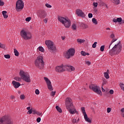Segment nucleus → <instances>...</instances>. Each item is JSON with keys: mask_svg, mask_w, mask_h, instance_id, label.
I'll return each instance as SVG.
<instances>
[{"mask_svg": "<svg viewBox=\"0 0 124 124\" xmlns=\"http://www.w3.org/2000/svg\"><path fill=\"white\" fill-rule=\"evenodd\" d=\"M66 108L67 110L71 113L72 115L74 114H78V111L75 108V107L73 105V102H72V100L71 98L68 97L65 99V102Z\"/></svg>", "mask_w": 124, "mask_h": 124, "instance_id": "1", "label": "nucleus"}, {"mask_svg": "<svg viewBox=\"0 0 124 124\" xmlns=\"http://www.w3.org/2000/svg\"><path fill=\"white\" fill-rule=\"evenodd\" d=\"M20 76L21 77H16L14 78L16 81H18L19 82L22 80V79L27 82V83H30L31 82V78H30V75L27 72H25L24 71L21 70L19 72Z\"/></svg>", "mask_w": 124, "mask_h": 124, "instance_id": "2", "label": "nucleus"}, {"mask_svg": "<svg viewBox=\"0 0 124 124\" xmlns=\"http://www.w3.org/2000/svg\"><path fill=\"white\" fill-rule=\"evenodd\" d=\"M34 64L37 68L43 69L44 68V62L43 61V57L38 56L34 61Z\"/></svg>", "mask_w": 124, "mask_h": 124, "instance_id": "3", "label": "nucleus"}, {"mask_svg": "<svg viewBox=\"0 0 124 124\" xmlns=\"http://www.w3.org/2000/svg\"><path fill=\"white\" fill-rule=\"evenodd\" d=\"M20 35L25 40H29L32 37L31 33L28 31L26 29H23L20 31Z\"/></svg>", "mask_w": 124, "mask_h": 124, "instance_id": "4", "label": "nucleus"}, {"mask_svg": "<svg viewBox=\"0 0 124 124\" xmlns=\"http://www.w3.org/2000/svg\"><path fill=\"white\" fill-rule=\"evenodd\" d=\"M58 20L62 23V25H64V27H65L67 29H68L70 26H71V22H70V20L68 19H66L62 16H58Z\"/></svg>", "mask_w": 124, "mask_h": 124, "instance_id": "5", "label": "nucleus"}, {"mask_svg": "<svg viewBox=\"0 0 124 124\" xmlns=\"http://www.w3.org/2000/svg\"><path fill=\"white\" fill-rule=\"evenodd\" d=\"M122 51V45L120 42L115 45L109 51L110 54L114 55V54L118 55L120 54V52Z\"/></svg>", "mask_w": 124, "mask_h": 124, "instance_id": "6", "label": "nucleus"}, {"mask_svg": "<svg viewBox=\"0 0 124 124\" xmlns=\"http://www.w3.org/2000/svg\"><path fill=\"white\" fill-rule=\"evenodd\" d=\"M0 124H13L10 119L6 116L0 118Z\"/></svg>", "mask_w": 124, "mask_h": 124, "instance_id": "7", "label": "nucleus"}, {"mask_svg": "<svg viewBox=\"0 0 124 124\" xmlns=\"http://www.w3.org/2000/svg\"><path fill=\"white\" fill-rule=\"evenodd\" d=\"M45 43L47 48L50 49V50H52V51H55L56 50V46L54 45V43L51 41L46 40Z\"/></svg>", "mask_w": 124, "mask_h": 124, "instance_id": "8", "label": "nucleus"}, {"mask_svg": "<svg viewBox=\"0 0 124 124\" xmlns=\"http://www.w3.org/2000/svg\"><path fill=\"white\" fill-rule=\"evenodd\" d=\"M75 53V50L73 48H70L64 55L66 59H70L72 56H74Z\"/></svg>", "mask_w": 124, "mask_h": 124, "instance_id": "9", "label": "nucleus"}, {"mask_svg": "<svg viewBox=\"0 0 124 124\" xmlns=\"http://www.w3.org/2000/svg\"><path fill=\"white\" fill-rule=\"evenodd\" d=\"M24 8V2L22 0H18L16 4V9L17 11L22 10Z\"/></svg>", "mask_w": 124, "mask_h": 124, "instance_id": "10", "label": "nucleus"}, {"mask_svg": "<svg viewBox=\"0 0 124 124\" xmlns=\"http://www.w3.org/2000/svg\"><path fill=\"white\" fill-rule=\"evenodd\" d=\"M89 88L90 90H93V91L95 92L96 93H97L98 94H101V90H100V88H99V87L94 85H91L89 86Z\"/></svg>", "mask_w": 124, "mask_h": 124, "instance_id": "11", "label": "nucleus"}, {"mask_svg": "<svg viewBox=\"0 0 124 124\" xmlns=\"http://www.w3.org/2000/svg\"><path fill=\"white\" fill-rule=\"evenodd\" d=\"M81 111L82 112V113L84 116V120L87 122V123H89V124H92V120L88 117V115H87V113H86V111L85 110V108L83 107L81 108Z\"/></svg>", "mask_w": 124, "mask_h": 124, "instance_id": "12", "label": "nucleus"}, {"mask_svg": "<svg viewBox=\"0 0 124 124\" xmlns=\"http://www.w3.org/2000/svg\"><path fill=\"white\" fill-rule=\"evenodd\" d=\"M44 78L46 83L48 90H49V91H53V86H52V84L51 83L50 79L47 77H44Z\"/></svg>", "mask_w": 124, "mask_h": 124, "instance_id": "13", "label": "nucleus"}, {"mask_svg": "<svg viewBox=\"0 0 124 124\" xmlns=\"http://www.w3.org/2000/svg\"><path fill=\"white\" fill-rule=\"evenodd\" d=\"M55 70L57 72H59L61 73L65 70V65H61L60 66H57Z\"/></svg>", "mask_w": 124, "mask_h": 124, "instance_id": "14", "label": "nucleus"}, {"mask_svg": "<svg viewBox=\"0 0 124 124\" xmlns=\"http://www.w3.org/2000/svg\"><path fill=\"white\" fill-rule=\"evenodd\" d=\"M46 16H47V14H46V13H45V11H40L38 14V17L42 19H43V18H45Z\"/></svg>", "mask_w": 124, "mask_h": 124, "instance_id": "15", "label": "nucleus"}, {"mask_svg": "<svg viewBox=\"0 0 124 124\" xmlns=\"http://www.w3.org/2000/svg\"><path fill=\"white\" fill-rule=\"evenodd\" d=\"M76 13L77 14L78 16H79L80 17H85L86 16L83 11L79 9L77 10Z\"/></svg>", "mask_w": 124, "mask_h": 124, "instance_id": "16", "label": "nucleus"}, {"mask_svg": "<svg viewBox=\"0 0 124 124\" xmlns=\"http://www.w3.org/2000/svg\"><path fill=\"white\" fill-rule=\"evenodd\" d=\"M12 84H13V86L16 89H17V88L19 87L20 86H21V84H20L19 82H18L15 80L13 81Z\"/></svg>", "mask_w": 124, "mask_h": 124, "instance_id": "17", "label": "nucleus"}, {"mask_svg": "<svg viewBox=\"0 0 124 124\" xmlns=\"http://www.w3.org/2000/svg\"><path fill=\"white\" fill-rule=\"evenodd\" d=\"M65 69H67L68 71H74L75 70V68L72 66L65 65Z\"/></svg>", "mask_w": 124, "mask_h": 124, "instance_id": "18", "label": "nucleus"}, {"mask_svg": "<svg viewBox=\"0 0 124 124\" xmlns=\"http://www.w3.org/2000/svg\"><path fill=\"white\" fill-rule=\"evenodd\" d=\"M104 76L106 79H109V70H107V72L104 73Z\"/></svg>", "mask_w": 124, "mask_h": 124, "instance_id": "19", "label": "nucleus"}, {"mask_svg": "<svg viewBox=\"0 0 124 124\" xmlns=\"http://www.w3.org/2000/svg\"><path fill=\"white\" fill-rule=\"evenodd\" d=\"M7 14V12L3 11L2 12V14L4 17V18H8V16H7V15H6Z\"/></svg>", "mask_w": 124, "mask_h": 124, "instance_id": "20", "label": "nucleus"}, {"mask_svg": "<svg viewBox=\"0 0 124 124\" xmlns=\"http://www.w3.org/2000/svg\"><path fill=\"white\" fill-rule=\"evenodd\" d=\"M80 26L81 28H83V29H88V28H89V26L85 23H81Z\"/></svg>", "mask_w": 124, "mask_h": 124, "instance_id": "21", "label": "nucleus"}, {"mask_svg": "<svg viewBox=\"0 0 124 124\" xmlns=\"http://www.w3.org/2000/svg\"><path fill=\"white\" fill-rule=\"evenodd\" d=\"M14 53L16 57H18L19 56V52L16 48H14Z\"/></svg>", "mask_w": 124, "mask_h": 124, "instance_id": "22", "label": "nucleus"}, {"mask_svg": "<svg viewBox=\"0 0 124 124\" xmlns=\"http://www.w3.org/2000/svg\"><path fill=\"white\" fill-rule=\"evenodd\" d=\"M72 29L74 31H76L77 30V25L75 24V23H74L72 25Z\"/></svg>", "mask_w": 124, "mask_h": 124, "instance_id": "23", "label": "nucleus"}, {"mask_svg": "<svg viewBox=\"0 0 124 124\" xmlns=\"http://www.w3.org/2000/svg\"><path fill=\"white\" fill-rule=\"evenodd\" d=\"M111 1L115 4H119L120 3V0H111Z\"/></svg>", "mask_w": 124, "mask_h": 124, "instance_id": "24", "label": "nucleus"}, {"mask_svg": "<svg viewBox=\"0 0 124 124\" xmlns=\"http://www.w3.org/2000/svg\"><path fill=\"white\" fill-rule=\"evenodd\" d=\"M56 109L58 112H59V113H62V108H60V107H59L58 106L56 107Z\"/></svg>", "mask_w": 124, "mask_h": 124, "instance_id": "25", "label": "nucleus"}, {"mask_svg": "<svg viewBox=\"0 0 124 124\" xmlns=\"http://www.w3.org/2000/svg\"><path fill=\"white\" fill-rule=\"evenodd\" d=\"M77 42L78 43H84V42H85V40L81 39H77Z\"/></svg>", "mask_w": 124, "mask_h": 124, "instance_id": "26", "label": "nucleus"}, {"mask_svg": "<svg viewBox=\"0 0 124 124\" xmlns=\"http://www.w3.org/2000/svg\"><path fill=\"white\" fill-rule=\"evenodd\" d=\"M92 22L93 24H94V25H97V20H96V19H95V18H93L92 19Z\"/></svg>", "mask_w": 124, "mask_h": 124, "instance_id": "27", "label": "nucleus"}, {"mask_svg": "<svg viewBox=\"0 0 124 124\" xmlns=\"http://www.w3.org/2000/svg\"><path fill=\"white\" fill-rule=\"evenodd\" d=\"M115 41H117V39H113L111 42V44L109 45V49H110V47H111V45H112V44H113V43H114V42H115Z\"/></svg>", "mask_w": 124, "mask_h": 124, "instance_id": "28", "label": "nucleus"}, {"mask_svg": "<svg viewBox=\"0 0 124 124\" xmlns=\"http://www.w3.org/2000/svg\"><path fill=\"white\" fill-rule=\"evenodd\" d=\"M38 50L39 51H40V52H44V48H43V47L42 46H39L38 47Z\"/></svg>", "mask_w": 124, "mask_h": 124, "instance_id": "29", "label": "nucleus"}, {"mask_svg": "<svg viewBox=\"0 0 124 124\" xmlns=\"http://www.w3.org/2000/svg\"><path fill=\"white\" fill-rule=\"evenodd\" d=\"M0 48H2V49H5V45L2 44L0 43Z\"/></svg>", "mask_w": 124, "mask_h": 124, "instance_id": "30", "label": "nucleus"}, {"mask_svg": "<svg viewBox=\"0 0 124 124\" xmlns=\"http://www.w3.org/2000/svg\"><path fill=\"white\" fill-rule=\"evenodd\" d=\"M80 54L83 56H87V53L83 51H81Z\"/></svg>", "mask_w": 124, "mask_h": 124, "instance_id": "31", "label": "nucleus"}, {"mask_svg": "<svg viewBox=\"0 0 124 124\" xmlns=\"http://www.w3.org/2000/svg\"><path fill=\"white\" fill-rule=\"evenodd\" d=\"M105 48V46H102L100 47L101 52H103V51H104Z\"/></svg>", "mask_w": 124, "mask_h": 124, "instance_id": "32", "label": "nucleus"}, {"mask_svg": "<svg viewBox=\"0 0 124 124\" xmlns=\"http://www.w3.org/2000/svg\"><path fill=\"white\" fill-rule=\"evenodd\" d=\"M4 58L5 59H10L11 57L9 54H6L4 55Z\"/></svg>", "mask_w": 124, "mask_h": 124, "instance_id": "33", "label": "nucleus"}, {"mask_svg": "<svg viewBox=\"0 0 124 124\" xmlns=\"http://www.w3.org/2000/svg\"><path fill=\"white\" fill-rule=\"evenodd\" d=\"M85 63L87 64V65H91V62L90 61H88V60H86L85 61Z\"/></svg>", "mask_w": 124, "mask_h": 124, "instance_id": "34", "label": "nucleus"}, {"mask_svg": "<svg viewBox=\"0 0 124 124\" xmlns=\"http://www.w3.org/2000/svg\"><path fill=\"white\" fill-rule=\"evenodd\" d=\"M97 44V42H95L92 45L93 48H96V45Z\"/></svg>", "mask_w": 124, "mask_h": 124, "instance_id": "35", "label": "nucleus"}, {"mask_svg": "<svg viewBox=\"0 0 124 124\" xmlns=\"http://www.w3.org/2000/svg\"><path fill=\"white\" fill-rule=\"evenodd\" d=\"M77 118H74L73 120H72V123H73V124H77Z\"/></svg>", "mask_w": 124, "mask_h": 124, "instance_id": "36", "label": "nucleus"}, {"mask_svg": "<svg viewBox=\"0 0 124 124\" xmlns=\"http://www.w3.org/2000/svg\"><path fill=\"white\" fill-rule=\"evenodd\" d=\"M31 20V17H28L26 18L25 21H26V22H30Z\"/></svg>", "mask_w": 124, "mask_h": 124, "instance_id": "37", "label": "nucleus"}, {"mask_svg": "<svg viewBox=\"0 0 124 124\" xmlns=\"http://www.w3.org/2000/svg\"><path fill=\"white\" fill-rule=\"evenodd\" d=\"M120 87L123 91H124V84L123 83H120Z\"/></svg>", "mask_w": 124, "mask_h": 124, "instance_id": "38", "label": "nucleus"}, {"mask_svg": "<svg viewBox=\"0 0 124 124\" xmlns=\"http://www.w3.org/2000/svg\"><path fill=\"white\" fill-rule=\"evenodd\" d=\"M55 94H56V91H54V92L52 91L50 93V95L51 96H54V95H55Z\"/></svg>", "mask_w": 124, "mask_h": 124, "instance_id": "39", "label": "nucleus"}, {"mask_svg": "<svg viewBox=\"0 0 124 124\" xmlns=\"http://www.w3.org/2000/svg\"><path fill=\"white\" fill-rule=\"evenodd\" d=\"M3 5H4V2L0 0V6H3Z\"/></svg>", "mask_w": 124, "mask_h": 124, "instance_id": "40", "label": "nucleus"}, {"mask_svg": "<svg viewBox=\"0 0 124 124\" xmlns=\"http://www.w3.org/2000/svg\"><path fill=\"white\" fill-rule=\"evenodd\" d=\"M122 18L121 17H118L117 18V22H118V23H121V22H122Z\"/></svg>", "mask_w": 124, "mask_h": 124, "instance_id": "41", "label": "nucleus"}, {"mask_svg": "<svg viewBox=\"0 0 124 124\" xmlns=\"http://www.w3.org/2000/svg\"><path fill=\"white\" fill-rule=\"evenodd\" d=\"M46 7H47L48 8H51V7H52V6H51L50 4H49L48 3L46 4Z\"/></svg>", "mask_w": 124, "mask_h": 124, "instance_id": "42", "label": "nucleus"}, {"mask_svg": "<svg viewBox=\"0 0 124 124\" xmlns=\"http://www.w3.org/2000/svg\"><path fill=\"white\" fill-rule=\"evenodd\" d=\"M20 99H25V95H24V94H21V95H20Z\"/></svg>", "mask_w": 124, "mask_h": 124, "instance_id": "43", "label": "nucleus"}, {"mask_svg": "<svg viewBox=\"0 0 124 124\" xmlns=\"http://www.w3.org/2000/svg\"><path fill=\"white\" fill-rule=\"evenodd\" d=\"M41 121V118H40V117H38L36 119L37 123H40Z\"/></svg>", "mask_w": 124, "mask_h": 124, "instance_id": "44", "label": "nucleus"}, {"mask_svg": "<svg viewBox=\"0 0 124 124\" xmlns=\"http://www.w3.org/2000/svg\"><path fill=\"white\" fill-rule=\"evenodd\" d=\"M37 111L35 109H32V113L33 114H36Z\"/></svg>", "mask_w": 124, "mask_h": 124, "instance_id": "45", "label": "nucleus"}, {"mask_svg": "<svg viewBox=\"0 0 124 124\" xmlns=\"http://www.w3.org/2000/svg\"><path fill=\"white\" fill-rule=\"evenodd\" d=\"M93 6H94L95 7H97V5H98L97 2H94L93 3Z\"/></svg>", "mask_w": 124, "mask_h": 124, "instance_id": "46", "label": "nucleus"}, {"mask_svg": "<svg viewBox=\"0 0 124 124\" xmlns=\"http://www.w3.org/2000/svg\"><path fill=\"white\" fill-rule=\"evenodd\" d=\"M88 17H89V18H93V14L89 13L88 14Z\"/></svg>", "mask_w": 124, "mask_h": 124, "instance_id": "47", "label": "nucleus"}, {"mask_svg": "<svg viewBox=\"0 0 124 124\" xmlns=\"http://www.w3.org/2000/svg\"><path fill=\"white\" fill-rule=\"evenodd\" d=\"M36 94H39V90L38 89H36L35 91Z\"/></svg>", "mask_w": 124, "mask_h": 124, "instance_id": "48", "label": "nucleus"}, {"mask_svg": "<svg viewBox=\"0 0 124 124\" xmlns=\"http://www.w3.org/2000/svg\"><path fill=\"white\" fill-rule=\"evenodd\" d=\"M31 113H32V109H30L27 112V113L29 114H31Z\"/></svg>", "mask_w": 124, "mask_h": 124, "instance_id": "49", "label": "nucleus"}, {"mask_svg": "<svg viewBox=\"0 0 124 124\" xmlns=\"http://www.w3.org/2000/svg\"><path fill=\"white\" fill-rule=\"evenodd\" d=\"M44 22L45 24H47V22H48V18H45L44 19Z\"/></svg>", "mask_w": 124, "mask_h": 124, "instance_id": "50", "label": "nucleus"}, {"mask_svg": "<svg viewBox=\"0 0 124 124\" xmlns=\"http://www.w3.org/2000/svg\"><path fill=\"white\" fill-rule=\"evenodd\" d=\"M114 37H115V35L113 33H112L110 36V38H114Z\"/></svg>", "mask_w": 124, "mask_h": 124, "instance_id": "51", "label": "nucleus"}, {"mask_svg": "<svg viewBox=\"0 0 124 124\" xmlns=\"http://www.w3.org/2000/svg\"><path fill=\"white\" fill-rule=\"evenodd\" d=\"M107 112L108 113H110V112H111V108H107Z\"/></svg>", "mask_w": 124, "mask_h": 124, "instance_id": "52", "label": "nucleus"}, {"mask_svg": "<svg viewBox=\"0 0 124 124\" xmlns=\"http://www.w3.org/2000/svg\"><path fill=\"white\" fill-rule=\"evenodd\" d=\"M36 114V115H38V116H41V115H42V113H40L38 111H37V113Z\"/></svg>", "mask_w": 124, "mask_h": 124, "instance_id": "53", "label": "nucleus"}, {"mask_svg": "<svg viewBox=\"0 0 124 124\" xmlns=\"http://www.w3.org/2000/svg\"><path fill=\"white\" fill-rule=\"evenodd\" d=\"M109 93H110V94H113L114 93V91H113V90H110L109 91Z\"/></svg>", "mask_w": 124, "mask_h": 124, "instance_id": "54", "label": "nucleus"}, {"mask_svg": "<svg viewBox=\"0 0 124 124\" xmlns=\"http://www.w3.org/2000/svg\"><path fill=\"white\" fill-rule=\"evenodd\" d=\"M103 81V85H105V84H106L107 81H106V79H104Z\"/></svg>", "mask_w": 124, "mask_h": 124, "instance_id": "55", "label": "nucleus"}, {"mask_svg": "<svg viewBox=\"0 0 124 124\" xmlns=\"http://www.w3.org/2000/svg\"><path fill=\"white\" fill-rule=\"evenodd\" d=\"M113 22H114V23H117V19L114 18L113 19Z\"/></svg>", "mask_w": 124, "mask_h": 124, "instance_id": "56", "label": "nucleus"}, {"mask_svg": "<svg viewBox=\"0 0 124 124\" xmlns=\"http://www.w3.org/2000/svg\"><path fill=\"white\" fill-rule=\"evenodd\" d=\"M11 98H12V99H14L15 98V97L13 95H11Z\"/></svg>", "mask_w": 124, "mask_h": 124, "instance_id": "57", "label": "nucleus"}, {"mask_svg": "<svg viewBox=\"0 0 124 124\" xmlns=\"http://www.w3.org/2000/svg\"><path fill=\"white\" fill-rule=\"evenodd\" d=\"M27 110H31V107H27Z\"/></svg>", "mask_w": 124, "mask_h": 124, "instance_id": "58", "label": "nucleus"}, {"mask_svg": "<svg viewBox=\"0 0 124 124\" xmlns=\"http://www.w3.org/2000/svg\"><path fill=\"white\" fill-rule=\"evenodd\" d=\"M93 9L94 10V12H97V10L95 7H93Z\"/></svg>", "mask_w": 124, "mask_h": 124, "instance_id": "59", "label": "nucleus"}, {"mask_svg": "<svg viewBox=\"0 0 124 124\" xmlns=\"http://www.w3.org/2000/svg\"><path fill=\"white\" fill-rule=\"evenodd\" d=\"M62 40H64V39H65V37L62 36Z\"/></svg>", "mask_w": 124, "mask_h": 124, "instance_id": "60", "label": "nucleus"}, {"mask_svg": "<svg viewBox=\"0 0 124 124\" xmlns=\"http://www.w3.org/2000/svg\"><path fill=\"white\" fill-rule=\"evenodd\" d=\"M102 92H105V89H104L102 87Z\"/></svg>", "mask_w": 124, "mask_h": 124, "instance_id": "61", "label": "nucleus"}, {"mask_svg": "<svg viewBox=\"0 0 124 124\" xmlns=\"http://www.w3.org/2000/svg\"><path fill=\"white\" fill-rule=\"evenodd\" d=\"M79 121H80V119L79 118H78V120L77 121V124H78V123H79Z\"/></svg>", "mask_w": 124, "mask_h": 124, "instance_id": "62", "label": "nucleus"}, {"mask_svg": "<svg viewBox=\"0 0 124 124\" xmlns=\"http://www.w3.org/2000/svg\"><path fill=\"white\" fill-rule=\"evenodd\" d=\"M121 24H124V20H122Z\"/></svg>", "mask_w": 124, "mask_h": 124, "instance_id": "63", "label": "nucleus"}, {"mask_svg": "<svg viewBox=\"0 0 124 124\" xmlns=\"http://www.w3.org/2000/svg\"><path fill=\"white\" fill-rule=\"evenodd\" d=\"M106 30H110V28H106Z\"/></svg>", "mask_w": 124, "mask_h": 124, "instance_id": "64", "label": "nucleus"}]
</instances>
